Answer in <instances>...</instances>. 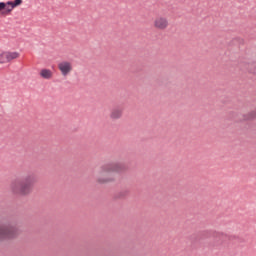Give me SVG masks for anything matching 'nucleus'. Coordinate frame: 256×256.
I'll return each instance as SVG.
<instances>
[{
	"instance_id": "6",
	"label": "nucleus",
	"mask_w": 256,
	"mask_h": 256,
	"mask_svg": "<svg viewBox=\"0 0 256 256\" xmlns=\"http://www.w3.org/2000/svg\"><path fill=\"white\" fill-rule=\"evenodd\" d=\"M21 1L16 2H0V14L7 15L13 11L14 8L21 5Z\"/></svg>"
},
{
	"instance_id": "1",
	"label": "nucleus",
	"mask_w": 256,
	"mask_h": 256,
	"mask_svg": "<svg viewBox=\"0 0 256 256\" xmlns=\"http://www.w3.org/2000/svg\"><path fill=\"white\" fill-rule=\"evenodd\" d=\"M123 171H125V165L121 163L101 165L96 174V182L100 185L110 184L116 180L115 174Z\"/></svg>"
},
{
	"instance_id": "3",
	"label": "nucleus",
	"mask_w": 256,
	"mask_h": 256,
	"mask_svg": "<svg viewBox=\"0 0 256 256\" xmlns=\"http://www.w3.org/2000/svg\"><path fill=\"white\" fill-rule=\"evenodd\" d=\"M17 229L13 226H0V242L15 239Z\"/></svg>"
},
{
	"instance_id": "9",
	"label": "nucleus",
	"mask_w": 256,
	"mask_h": 256,
	"mask_svg": "<svg viewBox=\"0 0 256 256\" xmlns=\"http://www.w3.org/2000/svg\"><path fill=\"white\" fill-rule=\"evenodd\" d=\"M122 116H123L122 108H114L111 110V113H109V118H111L112 120L121 119Z\"/></svg>"
},
{
	"instance_id": "2",
	"label": "nucleus",
	"mask_w": 256,
	"mask_h": 256,
	"mask_svg": "<svg viewBox=\"0 0 256 256\" xmlns=\"http://www.w3.org/2000/svg\"><path fill=\"white\" fill-rule=\"evenodd\" d=\"M35 179L32 176H27L24 179H14L10 182L9 191L14 196H29L32 193Z\"/></svg>"
},
{
	"instance_id": "11",
	"label": "nucleus",
	"mask_w": 256,
	"mask_h": 256,
	"mask_svg": "<svg viewBox=\"0 0 256 256\" xmlns=\"http://www.w3.org/2000/svg\"><path fill=\"white\" fill-rule=\"evenodd\" d=\"M14 1H21V0H14Z\"/></svg>"
},
{
	"instance_id": "5",
	"label": "nucleus",
	"mask_w": 256,
	"mask_h": 256,
	"mask_svg": "<svg viewBox=\"0 0 256 256\" xmlns=\"http://www.w3.org/2000/svg\"><path fill=\"white\" fill-rule=\"evenodd\" d=\"M18 58H20L19 52L3 51L0 53V65L11 63Z\"/></svg>"
},
{
	"instance_id": "7",
	"label": "nucleus",
	"mask_w": 256,
	"mask_h": 256,
	"mask_svg": "<svg viewBox=\"0 0 256 256\" xmlns=\"http://www.w3.org/2000/svg\"><path fill=\"white\" fill-rule=\"evenodd\" d=\"M152 25L158 31H165L169 28V20H167V17L158 16L155 17Z\"/></svg>"
},
{
	"instance_id": "8",
	"label": "nucleus",
	"mask_w": 256,
	"mask_h": 256,
	"mask_svg": "<svg viewBox=\"0 0 256 256\" xmlns=\"http://www.w3.org/2000/svg\"><path fill=\"white\" fill-rule=\"evenodd\" d=\"M38 75L40 76L41 79H44L46 81L53 79V72L48 68H42L40 72H38Z\"/></svg>"
},
{
	"instance_id": "10",
	"label": "nucleus",
	"mask_w": 256,
	"mask_h": 256,
	"mask_svg": "<svg viewBox=\"0 0 256 256\" xmlns=\"http://www.w3.org/2000/svg\"><path fill=\"white\" fill-rule=\"evenodd\" d=\"M253 119H256V110L250 111L248 114L243 116V121H251Z\"/></svg>"
},
{
	"instance_id": "4",
	"label": "nucleus",
	"mask_w": 256,
	"mask_h": 256,
	"mask_svg": "<svg viewBox=\"0 0 256 256\" xmlns=\"http://www.w3.org/2000/svg\"><path fill=\"white\" fill-rule=\"evenodd\" d=\"M57 68L62 77H67L74 70V65L71 61L64 60L57 64Z\"/></svg>"
}]
</instances>
